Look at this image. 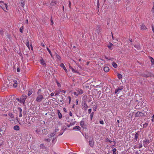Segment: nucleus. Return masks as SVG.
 Here are the masks:
<instances>
[{"mask_svg":"<svg viewBox=\"0 0 154 154\" xmlns=\"http://www.w3.org/2000/svg\"><path fill=\"white\" fill-rule=\"evenodd\" d=\"M63 110L64 111H65V112H66V109L65 108H63Z\"/></svg>","mask_w":154,"mask_h":154,"instance_id":"64","label":"nucleus"},{"mask_svg":"<svg viewBox=\"0 0 154 154\" xmlns=\"http://www.w3.org/2000/svg\"><path fill=\"white\" fill-rule=\"evenodd\" d=\"M138 145H139V146L138 147V148L139 149L140 148L142 147V145L141 143H139Z\"/></svg>","mask_w":154,"mask_h":154,"instance_id":"43","label":"nucleus"},{"mask_svg":"<svg viewBox=\"0 0 154 154\" xmlns=\"http://www.w3.org/2000/svg\"><path fill=\"white\" fill-rule=\"evenodd\" d=\"M56 141V140H55L54 139H53V140H52V143H55V142Z\"/></svg>","mask_w":154,"mask_h":154,"instance_id":"62","label":"nucleus"},{"mask_svg":"<svg viewBox=\"0 0 154 154\" xmlns=\"http://www.w3.org/2000/svg\"><path fill=\"white\" fill-rule=\"evenodd\" d=\"M85 138L87 139H88V135H85Z\"/></svg>","mask_w":154,"mask_h":154,"instance_id":"60","label":"nucleus"},{"mask_svg":"<svg viewBox=\"0 0 154 154\" xmlns=\"http://www.w3.org/2000/svg\"><path fill=\"white\" fill-rule=\"evenodd\" d=\"M47 49L48 50V52L51 55V56H52V53L51 52L50 50L48 48H47Z\"/></svg>","mask_w":154,"mask_h":154,"instance_id":"40","label":"nucleus"},{"mask_svg":"<svg viewBox=\"0 0 154 154\" xmlns=\"http://www.w3.org/2000/svg\"><path fill=\"white\" fill-rule=\"evenodd\" d=\"M8 116L12 118H13L14 117V116H13V114L11 113H9Z\"/></svg>","mask_w":154,"mask_h":154,"instance_id":"39","label":"nucleus"},{"mask_svg":"<svg viewBox=\"0 0 154 154\" xmlns=\"http://www.w3.org/2000/svg\"><path fill=\"white\" fill-rule=\"evenodd\" d=\"M141 28L142 30H144L146 29V27L144 25L142 24L141 25Z\"/></svg>","mask_w":154,"mask_h":154,"instance_id":"24","label":"nucleus"},{"mask_svg":"<svg viewBox=\"0 0 154 154\" xmlns=\"http://www.w3.org/2000/svg\"><path fill=\"white\" fill-rule=\"evenodd\" d=\"M112 66H113L115 68H116L117 67V64H116V63H115V62H113V63H112Z\"/></svg>","mask_w":154,"mask_h":154,"instance_id":"25","label":"nucleus"},{"mask_svg":"<svg viewBox=\"0 0 154 154\" xmlns=\"http://www.w3.org/2000/svg\"><path fill=\"white\" fill-rule=\"evenodd\" d=\"M80 129L81 128L78 126H76L73 128V129L75 130H80Z\"/></svg>","mask_w":154,"mask_h":154,"instance_id":"20","label":"nucleus"},{"mask_svg":"<svg viewBox=\"0 0 154 154\" xmlns=\"http://www.w3.org/2000/svg\"><path fill=\"white\" fill-rule=\"evenodd\" d=\"M51 96H53L54 95V94L53 93H51V94H50Z\"/></svg>","mask_w":154,"mask_h":154,"instance_id":"61","label":"nucleus"},{"mask_svg":"<svg viewBox=\"0 0 154 154\" xmlns=\"http://www.w3.org/2000/svg\"><path fill=\"white\" fill-rule=\"evenodd\" d=\"M123 88V86L118 87L117 89H116L115 91V93L116 94L118 92H119Z\"/></svg>","mask_w":154,"mask_h":154,"instance_id":"7","label":"nucleus"},{"mask_svg":"<svg viewBox=\"0 0 154 154\" xmlns=\"http://www.w3.org/2000/svg\"><path fill=\"white\" fill-rule=\"evenodd\" d=\"M40 148L45 150H47V147L43 144L40 145Z\"/></svg>","mask_w":154,"mask_h":154,"instance_id":"10","label":"nucleus"},{"mask_svg":"<svg viewBox=\"0 0 154 154\" xmlns=\"http://www.w3.org/2000/svg\"><path fill=\"white\" fill-rule=\"evenodd\" d=\"M74 123H70V124L69 125H67V126L68 127H69L71 126L74 125Z\"/></svg>","mask_w":154,"mask_h":154,"instance_id":"37","label":"nucleus"},{"mask_svg":"<svg viewBox=\"0 0 154 154\" xmlns=\"http://www.w3.org/2000/svg\"><path fill=\"white\" fill-rule=\"evenodd\" d=\"M57 113L58 115V117L60 119H61L62 117V115L60 112L59 110H57Z\"/></svg>","mask_w":154,"mask_h":154,"instance_id":"17","label":"nucleus"},{"mask_svg":"<svg viewBox=\"0 0 154 154\" xmlns=\"http://www.w3.org/2000/svg\"><path fill=\"white\" fill-rule=\"evenodd\" d=\"M17 110L19 111V116L20 117H21L22 116V109L20 107H18L17 108Z\"/></svg>","mask_w":154,"mask_h":154,"instance_id":"11","label":"nucleus"},{"mask_svg":"<svg viewBox=\"0 0 154 154\" xmlns=\"http://www.w3.org/2000/svg\"><path fill=\"white\" fill-rule=\"evenodd\" d=\"M88 108V106L86 104V103L85 101L83 104H82V108L85 110H86Z\"/></svg>","mask_w":154,"mask_h":154,"instance_id":"8","label":"nucleus"},{"mask_svg":"<svg viewBox=\"0 0 154 154\" xmlns=\"http://www.w3.org/2000/svg\"><path fill=\"white\" fill-rule=\"evenodd\" d=\"M89 145L91 147H93L94 145V142L93 140L92 139L89 141Z\"/></svg>","mask_w":154,"mask_h":154,"instance_id":"12","label":"nucleus"},{"mask_svg":"<svg viewBox=\"0 0 154 154\" xmlns=\"http://www.w3.org/2000/svg\"><path fill=\"white\" fill-rule=\"evenodd\" d=\"M23 26H22L20 29V32L22 33L23 32Z\"/></svg>","mask_w":154,"mask_h":154,"instance_id":"28","label":"nucleus"},{"mask_svg":"<svg viewBox=\"0 0 154 154\" xmlns=\"http://www.w3.org/2000/svg\"><path fill=\"white\" fill-rule=\"evenodd\" d=\"M92 109H89L88 110V112L89 114H91V113Z\"/></svg>","mask_w":154,"mask_h":154,"instance_id":"44","label":"nucleus"},{"mask_svg":"<svg viewBox=\"0 0 154 154\" xmlns=\"http://www.w3.org/2000/svg\"><path fill=\"white\" fill-rule=\"evenodd\" d=\"M40 63L43 66H46V63L45 62L44 60L43 59H42L40 60Z\"/></svg>","mask_w":154,"mask_h":154,"instance_id":"13","label":"nucleus"},{"mask_svg":"<svg viewBox=\"0 0 154 154\" xmlns=\"http://www.w3.org/2000/svg\"><path fill=\"white\" fill-rule=\"evenodd\" d=\"M44 99L43 96L42 95H39L36 98V101L38 102H39Z\"/></svg>","mask_w":154,"mask_h":154,"instance_id":"3","label":"nucleus"},{"mask_svg":"<svg viewBox=\"0 0 154 154\" xmlns=\"http://www.w3.org/2000/svg\"><path fill=\"white\" fill-rule=\"evenodd\" d=\"M55 135V134H54V133H51L50 134V136L51 137H53Z\"/></svg>","mask_w":154,"mask_h":154,"instance_id":"48","label":"nucleus"},{"mask_svg":"<svg viewBox=\"0 0 154 154\" xmlns=\"http://www.w3.org/2000/svg\"><path fill=\"white\" fill-rule=\"evenodd\" d=\"M4 5H5L6 9H7V7H8L7 5L6 4H5V3H4Z\"/></svg>","mask_w":154,"mask_h":154,"instance_id":"50","label":"nucleus"},{"mask_svg":"<svg viewBox=\"0 0 154 154\" xmlns=\"http://www.w3.org/2000/svg\"><path fill=\"white\" fill-rule=\"evenodd\" d=\"M144 116V113H142V112H140L139 111H138L135 114V117H143Z\"/></svg>","mask_w":154,"mask_h":154,"instance_id":"5","label":"nucleus"},{"mask_svg":"<svg viewBox=\"0 0 154 154\" xmlns=\"http://www.w3.org/2000/svg\"><path fill=\"white\" fill-rule=\"evenodd\" d=\"M78 91L79 92V94H82L83 93L82 90L81 89H79Z\"/></svg>","mask_w":154,"mask_h":154,"instance_id":"32","label":"nucleus"},{"mask_svg":"<svg viewBox=\"0 0 154 154\" xmlns=\"http://www.w3.org/2000/svg\"><path fill=\"white\" fill-rule=\"evenodd\" d=\"M70 68L72 69V72L74 73H79V72L78 71L75 70L71 66L69 67Z\"/></svg>","mask_w":154,"mask_h":154,"instance_id":"14","label":"nucleus"},{"mask_svg":"<svg viewBox=\"0 0 154 154\" xmlns=\"http://www.w3.org/2000/svg\"><path fill=\"white\" fill-rule=\"evenodd\" d=\"M60 91L64 93H66V91L64 90H62Z\"/></svg>","mask_w":154,"mask_h":154,"instance_id":"52","label":"nucleus"},{"mask_svg":"<svg viewBox=\"0 0 154 154\" xmlns=\"http://www.w3.org/2000/svg\"><path fill=\"white\" fill-rule=\"evenodd\" d=\"M69 7H70V6H71V2H70V1H69Z\"/></svg>","mask_w":154,"mask_h":154,"instance_id":"56","label":"nucleus"},{"mask_svg":"<svg viewBox=\"0 0 154 154\" xmlns=\"http://www.w3.org/2000/svg\"><path fill=\"white\" fill-rule=\"evenodd\" d=\"M51 138V137H50L49 138H48V139H46V138L44 140L46 142H50V141L51 140V139H50Z\"/></svg>","mask_w":154,"mask_h":154,"instance_id":"27","label":"nucleus"},{"mask_svg":"<svg viewBox=\"0 0 154 154\" xmlns=\"http://www.w3.org/2000/svg\"><path fill=\"white\" fill-rule=\"evenodd\" d=\"M142 76L145 77L147 78L148 77H153L154 75L151 74L150 72L147 71H146L144 72L141 74Z\"/></svg>","mask_w":154,"mask_h":154,"instance_id":"2","label":"nucleus"},{"mask_svg":"<svg viewBox=\"0 0 154 154\" xmlns=\"http://www.w3.org/2000/svg\"><path fill=\"white\" fill-rule=\"evenodd\" d=\"M58 131H59V129H55V133L56 132Z\"/></svg>","mask_w":154,"mask_h":154,"instance_id":"63","label":"nucleus"},{"mask_svg":"<svg viewBox=\"0 0 154 154\" xmlns=\"http://www.w3.org/2000/svg\"><path fill=\"white\" fill-rule=\"evenodd\" d=\"M112 151L113 152V154H118V151L116 150V148H113Z\"/></svg>","mask_w":154,"mask_h":154,"instance_id":"15","label":"nucleus"},{"mask_svg":"<svg viewBox=\"0 0 154 154\" xmlns=\"http://www.w3.org/2000/svg\"><path fill=\"white\" fill-rule=\"evenodd\" d=\"M80 124L81 126H83L84 124V122L83 121H81L80 122Z\"/></svg>","mask_w":154,"mask_h":154,"instance_id":"41","label":"nucleus"},{"mask_svg":"<svg viewBox=\"0 0 154 154\" xmlns=\"http://www.w3.org/2000/svg\"><path fill=\"white\" fill-rule=\"evenodd\" d=\"M60 66L61 67H62L63 69H65V68H66V67H65L64 65V64L63 63H61L60 64Z\"/></svg>","mask_w":154,"mask_h":154,"instance_id":"35","label":"nucleus"},{"mask_svg":"<svg viewBox=\"0 0 154 154\" xmlns=\"http://www.w3.org/2000/svg\"><path fill=\"white\" fill-rule=\"evenodd\" d=\"M106 141L107 142L111 143L112 141L109 140L108 138H106Z\"/></svg>","mask_w":154,"mask_h":154,"instance_id":"36","label":"nucleus"},{"mask_svg":"<svg viewBox=\"0 0 154 154\" xmlns=\"http://www.w3.org/2000/svg\"><path fill=\"white\" fill-rule=\"evenodd\" d=\"M152 12L154 13V6H153V5L152 8Z\"/></svg>","mask_w":154,"mask_h":154,"instance_id":"51","label":"nucleus"},{"mask_svg":"<svg viewBox=\"0 0 154 154\" xmlns=\"http://www.w3.org/2000/svg\"><path fill=\"white\" fill-rule=\"evenodd\" d=\"M42 91H41V90L40 89H38V91L37 93V94L38 95H41V92Z\"/></svg>","mask_w":154,"mask_h":154,"instance_id":"34","label":"nucleus"},{"mask_svg":"<svg viewBox=\"0 0 154 154\" xmlns=\"http://www.w3.org/2000/svg\"><path fill=\"white\" fill-rule=\"evenodd\" d=\"M51 25H52L53 24V20H52V17H51Z\"/></svg>","mask_w":154,"mask_h":154,"instance_id":"46","label":"nucleus"},{"mask_svg":"<svg viewBox=\"0 0 154 154\" xmlns=\"http://www.w3.org/2000/svg\"><path fill=\"white\" fill-rule=\"evenodd\" d=\"M152 29L153 32L154 33V28L153 26H152Z\"/></svg>","mask_w":154,"mask_h":154,"instance_id":"59","label":"nucleus"},{"mask_svg":"<svg viewBox=\"0 0 154 154\" xmlns=\"http://www.w3.org/2000/svg\"><path fill=\"white\" fill-rule=\"evenodd\" d=\"M57 86L58 87L61 86L60 84L58 81H57Z\"/></svg>","mask_w":154,"mask_h":154,"instance_id":"45","label":"nucleus"},{"mask_svg":"<svg viewBox=\"0 0 154 154\" xmlns=\"http://www.w3.org/2000/svg\"><path fill=\"white\" fill-rule=\"evenodd\" d=\"M14 129L16 131H18L20 130V127L18 125H15L14 127Z\"/></svg>","mask_w":154,"mask_h":154,"instance_id":"16","label":"nucleus"},{"mask_svg":"<svg viewBox=\"0 0 154 154\" xmlns=\"http://www.w3.org/2000/svg\"><path fill=\"white\" fill-rule=\"evenodd\" d=\"M112 46H113V45L112 43H110L109 45H108L107 47L110 50H112Z\"/></svg>","mask_w":154,"mask_h":154,"instance_id":"18","label":"nucleus"},{"mask_svg":"<svg viewBox=\"0 0 154 154\" xmlns=\"http://www.w3.org/2000/svg\"><path fill=\"white\" fill-rule=\"evenodd\" d=\"M16 100H17L19 101L20 102V98H17L16 99Z\"/></svg>","mask_w":154,"mask_h":154,"instance_id":"58","label":"nucleus"},{"mask_svg":"<svg viewBox=\"0 0 154 154\" xmlns=\"http://www.w3.org/2000/svg\"><path fill=\"white\" fill-rule=\"evenodd\" d=\"M99 1L98 0L97 3V7L98 8L99 7Z\"/></svg>","mask_w":154,"mask_h":154,"instance_id":"49","label":"nucleus"},{"mask_svg":"<svg viewBox=\"0 0 154 154\" xmlns=\"http://www.w3.org/2000/svg\"><path fill=\"white\" fill-rule=\"evenodd\" d=\"M7 83H8L7 84L8 87H11L12 86L14 88H16L17 86V81L16 80H14L12 79L10 80H8Z\"/></svg>","mask_w":154,"mask_h":154,"instance_id":"1","label":"nucleus"},{"mask_svg":"<svg viewBox=\"0 0 154 154\" xmlns=\"http://www.w3.org/2000/svg\"><path fill=\"white\" fill-rule=\"evenodd\" d=\"M100 124L103 125L104 124L103 121V120L100 121Z\"/></svg>","mask_w":154,"mask_h":154,"instance_id":"47","label":"nucleus"},{"mask_svg":"<svg viewBox=\"0 0 154 154\" xmlns=\"http://www.w3.org/2000/svg\"><path fill=\"white\" fill-rule=\"evenodd\" d=\"M109 70V68L108 67H105L104 68V70L106 72H108Z\"/></svg>","mask_w":154,"mask_h":154,"instance_id":"19","label":"nucleus"},{"mask_svg":"<svg viewBox=\"0 0 154 154\" xmlns=\"http://www.w3.org/2000/svg\"><path fill=\"white\" fill-rule=\"evenodd\" d=\"M17 71L18 72H20V69L19 68H17Z\"/></svg>","mask_w":154,"mask_h":154,"instance_id":"54","label":"nucleus"},{"mask_svg":"<svg viewBox=\"0 0 154 154\" xmlns=\"http://www.w3.org/2000/svg\"><path fill=\"white\" fill-rule=\"evenodd\" d=\"M57 58L60 60V56L58 55H57Z\"/></svg>","mask_w":154,"mask_h":154,"instance_id":"55","label":"nucleus"},{"mask_svg":"<svg viewBox=\"0 0 154 154\" xmlns=\"http://www.w3.org/2000/svg\"><path fill=\"white\" fill-rule=\"evenodd\" d=\"M21 6L23 7V6H24V5H25V4H24V2H23V1L22 2H21Z\"/></svg>","mask_w":154,"mask_h":154,"instance_id":"42","label":"nucleus"},{"mask_svg":"<svg viewBox=\"0 0 154 154\" xmlns=\"http://www.w3.org/2000/svg\"><path fill=\"white\" fill-rule=\"evenodd\" d=\"M148 123H145V124H143V128H146L148 125Z\"/></svg>","mask_w":154,"mask_h":154,"instance_id":"31","label":"nucleus"},{"mask_svg":"<svg viewBox=\"0 0 154 154\" xmlns=\"http://www.w3.org/2000/svg\"><path fill=\"white\" fill-rule=\"evenodd\" d=\"M72 113L71 112V111H70V112H69V116H72Z\"/></svg>","mask_w":154,"mask_h":154,"instance_id":"57","label":"nucleus"},{"mask_svg":"<svg viewBox=\"0 0 154 154\" xmlns=\"http://www.w3.org/2000/svg\"><path fill=\"white\" fill-rule=\"evenodd\" d=\"M26 96L25 95H22L20 97V103H24L25 100L26 99Z\"/></svg>","mask_w":154,"mask_h":154,"instance_id":"4","label":"nucleus"},{"mask_svg":"<svg viewBox=\"0 0 154 154\" xmlns=\"http://www.w3.org/2000/svg\"><path fill=\"white\" fill-rule=\"evenodd\" d=\"M117 76H118V77L119 79L121 78H122V75L121 74H120V73H119L118 74V75Z\"/></svg>","mask_w":154,"mask_h":154,"instance_id":"38","label":"nucleus"},{"mask_svg":"<svg viewBox=\"0 0 154 154\" xmlns=\"http://www.w3.org/2000/svg\"><path fill=\"white\" fill-rule=\"evenodd\" d=\"M143 146L145 147H146V146L149 143V140L145 139L143 141Z\"/></svg>","mask_w":154,"mask_h":154,"instance_id":"6","label":"nucleus"},{"mask_svg":"<svg viewBox=\"0 0 154 154\" xmlns=\"http://www.w3.org/2000/svg\"><path fill=\"white\" fill-rule=\"evenodd\" d=\"M138 105L137 106V105L136 107H135V108L136 109H138L139 108V105H140L141 106H142V103H138Z\"/></svg>","mask_w":154,"mask_h":154,"instance_id":"29","label":"nucleus"},{"mask_svg":"<svg viewBox=\"0 0 154 154\" xmlns=\"http://www.w3.org/2000/svg\"><path fill=\"white\" fill-rule=\"evenodd\" d=\"M56 4V1H55L53 0L51 3V5L54 6Z\"/></svg>","mask_w":154,"mask_h":154,"instance_id":"23","label":"nucleus"},{"mask_svg":"<svg viewBox=\"0 0 154 154\" xmlns=\"http://www.w3.org/2000/svg\"><path fill=\"white\" fill-rule=\"evenodd\" d=\"M32 91L31 90H29V91L28 93V96H29L30 95L32 94Z\"/></svg>","mask_w":154,"mask_h":154,"instance_id":"33","label":"nucleus"},{"mask_svg":"<svg viewBox=\"0 0 154 154\" xmlns=\"http://www.w3.org/2000/svg\"><path fill=\"white\" fill-rule=\"evenodd\" d=\"M29 41L28 40H27L26 42V46L27 47L29 48V49H30V48H29Z\"/></svg>","mask_w":154,"mask_h":154,"instance_id":"26","label":"nucleus"},{"mask_svg":"<svg viewBox=\"0 0 154 154\" xmlns=\"http://www.w3.org/2000/svg\"><path fill=\"white\" fill-rule=\"evenodd\" d=\"M149 59L151 60V61L152 63V65H153L154 64V60L153 58L151 57H149Z\"/></svg>","mask_w":154,"mask_h":154,"instance_id":"22","label":"nucleus"},{"mask_svg":"<svg viewBox=\"0 0 154 154\" xmlns=\"http://www.w3.org/2000/svg\"><path fill=\"white\" fill-rule=\"evenodd\" d=\"M35 131L37 134H39L41 133V129H37Z\"/></svg>","mask_w":154,"mask_h":154,"instance_id":"21","label":"nucleus"},{"mask_svg":"<svg viewBox=\"0 0 154 154\" xmlns=\"http://www.w3.org/2000/svg\"><path fill=\"white\" fill-rule=\"evenodd\" d=\"M94 114V112H92L91 113V115H90V118L91 120L92 119Z\"/></svg>","mask_w":154,"mask_h":154,"instance_id":"30","label":"nucleus"},{"mask_svg":"<svg viewBox=\"0 0 154 154\" xmlns=\"http://www.w3.org/2000/svg\"><path fill=\"white\" fill-rule=\"evenodd\" d=\"M68 98H69V103H70V101L71 100V98L70 97V96H69L68 97Z\"/></svg>","mask_w":154,"mask_h":154,"instance_id":"53","label":"nucleus"},{"mask_svg":"<svg viewBox=\"0 0 154 154\" xmlns=\"http://www.w3.org/2000/svg\"><path fill=\"white\" fill-rule=\"evenodd\" d=\"M132 135L133 136H134L135 138V139L136 141H137V139H138V137L139 136V134L138 132H137L136 133V134H132Z\"/></svg>","mask_w":154,"mask_h":154,"instance_id":"9","label":"nucleus"}]
</instances>
